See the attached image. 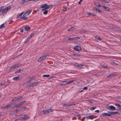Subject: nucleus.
Segmentation results:
<instances>
[{
	"label": "nucleus",
	"mask_w": 121,
	"mask_h": 121,
	"mask_svg": "<svg viewBox=\"0 0 121 121\" xmlns=\"http://www.w3.org/2000/svg\"><path fill=\"white\" fill-rule=\"evenodd\" d=\"M21 69H19L18 70H17L15 72V74H17L20 73L21 71Z\"/></svg>",
	"instance_id": "nucleus-27"
},
{
	"label": "nucleus",
	"mask_w": 121,
	"mask_h": 121,
	"mask_svg": "<svg viewBox=\"0 0 121 121\" xmlns=\"http://www.w3.org/2000/svg\"><path fill=\"white\" fill-rule=\"evenodd\" d=\"M24 13V12H23L21 13H20V14H19L18 16V17H21L23 14Z\"/></svg>",
	"instance_id": "nucleus-41"
},
{
	"label": "nucleus",
	"mask_w": 121,
	"mask_h": 121,
	"mask_svg": "<svg viewBox=\"0 0 121 121\" xmlns=\"http://www.w3.org/2000/svg\"><path fill=\"white\" fill-rule=\"evenodd\" d=\"M46 110L48 113L51 112H52L53 111V110L52 109L50 108L47 109Z\"/></svg>",
	"instance_id": "nucleus-22"
},
{
	"label": "nucleus",
	"mask_w": 121,
	"mask_h": 121,
	"mask_svg": "<svg viewBox=\"0 0 121 121\" xmlns=\"http://www.w3.org/2000/svg\"><path fill=\"white\" fill-rule=\"evenodd\" d=\"M21 118L23 120H26L29 119L30 118V117L28 115H24Z\"/></svg>",
	"instance_id": "nucleus-9"
},
{
	"label": "nucleus",
	"mask_w": 121,
	"mask_h": 121,
	"mask_svg": "<svg viewBox=\"0 0 121 121\" xmlns=\"http://www.w3.org/2000/svg\"><path fill=\"white\" fill-rule=\"evenodd\" d=\"M11 9L10 7H5L4 9L2 8V10L1 14L3 15L5 14L7 12Z\"/></svg>",
	"instance_id": "nucleus-2"
},
{
	"label": "nucleus",
	"mask_w": 121,
	"mask_h": 121,
	"mask_svg": "<svg viewBox=\"0 0 121 121\" xmlns=\"http://www.w3.org/2000/svg\"><path fill=\"white\" fill-rule=\"evenodd\" d=\"M31 11V9L29 10L28 11L25 12V13L21 17V18L24 20H28V18L26 16L29 15Z\"/></svg>",
	"instance_id": "nucleus-1"
},
{
	"label": "nucleus",
	"mask_w": 121,
	"mask_h": 121,
	"mask_svg": "<svg viewBox=\"0 0 121 121\" xmlns=\"http://www.w3.org/2000/svg\"><path fill=\"white\" fill-rule=\"evenodd\" d=\"M75 105V104H69V106H73V105Z\"/></svg>",
	"instance_id": "nucleus-55"
},
{
	"label": "nucleus",
	"mask_w": 121,
	"mask_h": 121,
	"mask_svg": "<svg viewBox=\"0 0 121 121\" xmlns=\"http://www.w3.org/2000/svg\"><path fill=\"white\" fill-rule=\"evenodd\" d=\"M33 83H31L28 86L29 87H34V85H33Z\"/></svg>",
	"instance_id": "nucleus-30"
},
{
	"label": "nucleus",
	"mask_w": 121,
	"mask_h": 121,
	"mask_svg": "<svg viewBox=\"0 0 121 121\" xmlns=\"http://www.w3.org/2000/svg\"><path fill=\"white\" fill-rule=\"evenodd\" d=\"M18 119H16L15 120V121H18Z\"/></svg>",
	"instance_id": "nucleus-63"
},
{
	"label": "nucleus",
	"mask_w": 121,
	"mask_h": 121,
	"mask_svg": "<svg viewBox=\"0 0 121 121\" xmlns=\"http://www.w3.org/2000/svg\"><path fill=\"white\" fill-rule=\"evenodd\" d=\"M77 67L79 68H83L85 67V65H78Z\"/></svg>",
	"instance_id": "nucleus-17"
},
{
	"label": "nucleus",
	"mask_w": 121,
	"mask_h": 121,
	"mask_svg": "<svg viewBox=\"0 0 121 121\" xmlns=\"http://www.w3.org/2000/svg\"><path fill=\"white\" fill-rule=\"evenodd\" d=\"M117 99H120V97H117Z\"/></svg>",
	"instance_id": "nucleus-62"
},
{
	"label": "nucleus",
	"mask_w": 121,
	"mask_h": 121,
	"mask_svg": "<svg viewBox=\"0 0 121 121\" xmlns=\"http://www.w3.org/2000/svg\"><path fill=\"white\" fill-rule=\"evenodd\" d=\"M102 68H108V67L105 66H102Z\"/></svg>",
	"instance_id": "nucleus-56"
},
{
	"label": "nucleus",
	"mask_w": 121,
	"mask_h": 121,
	"mask_svg": "<svg viewBox=\"0 0 121 121\" xmlns=\"http://www.w3.org/2000/svg\"><path fill=\"white\" fill-rule=\"evenodd\" d=\"M78 86H82V84L80 82H78Z\"/></svg>",
	"instance_id": "nucleus-46"
},
{
	"label": "nucleus",
	"mask_w": 121,
	"mask_h": 121,
	"mask_svg": "<svg viewBox=\"0 0 121 121\" xmlns=\"http://www.w3.org/2000/svg\"><path fill=\"white\" fill-rule=\"evenodd\" d=\"M93 9L96 12H98L99 13H100L101 12V11L99 9L96 8L95 7H94L93 8Z\"/></svg>",
	"instance_id": "nucleus-13"
},
{
	"label": "nucleus",
	"mask_w": 121,
	"mask_h": 121,
	"mask_svg": "<svg viewBox=\"0 0 121 121\" xmlns=\"http://www.w3.org/2000/svg\"><path fill=\"white\" fill-rule=\"evenodd\" d=\"M67 84V81H63L60 84V85L61 86H64L66 85Z\"/></svg>",
	"instance_id": "nucleus-19"
},
{
	"label": "nucleus",
	"mask_w": 121,
	"mask_h": 121,
	"mask_svg": "<svg viewBox=\"0 0 121 121\" xmlns=\"http://www.w3.org/2000/svg\"><path fill=\"white\" fill-rule=\"evenodd\" d=\"M20 65L19 64H17L15 65H12L10 68H16V67H19L20 66Z\"/></svg>",
	"instance_id": "nucleus-12"
},
{
	"label": "nucleus",
	"mask_w": 121,
	"mask_h": 121,
	"mask_svg": "<svg viewBox=\"0 0 121 121\" xmlns=\"http://www.w3.org/2000/svg\"><path fill=\"white\" fill-rule=\"evenodd\" d=\"M116 73L115 72L112 73L111 74L108 75L107 77V78H108L111 77H114V76L116 75Z\"/></svg>",
	"instance_id": "nucleus-11"
},
{
	"label": "nucleus",
	"mask_w": 121,
	"mask_h": 121,
	"mask_svg": "<svg viewBox=\"0 0 121 121\" xmlns=\"http://www.w3.org/2000/svg\"><path fill=\"white\" fill-rule=\"evenodd\" d=\"M63 8L65 9H66V8L65 6H64L63 7Z\"/></svg>",
	"instance_id": "nucleus-64"
},
{
	"label": "nucleus",
	"mask_w": 121,
	"mask_h": 121,
	"mask_svg": "<svg viewBox=\"0 0 121 121\" xmlns=\"http://www.w3.org/2000/svg\"><path fill=\"white\" fill-rule=\"evenodd\" d=\"M35 34L34 33H32L30 35H29L28 37V38L30 40L32 37Z\"/></svg>",
	"instance_id": "nucleus-18"
},
{
	"label": "nucleus",
	"mask_w": 121,
	"mask_h": 121,
	"mask_svg": "<svg viewBox=\"0 0 121 121\" xmlns=\"http://www.w3.org/2000/svg\"><path fill=\"white\" fill-rule=\"evenodd\" d=\"M115 105L116 106H117V109L118 110L121 112V105L117 103L115 104Z\"/></svg>",
	"instance_id": "nucleus-10"
},
{
	"label": "nucleus",
	"mask_w": 121,
	"mask_h": 121,
	"mask_svg": "<svg viewBox=\"0 0 121 121\" xmlns=\"http://www.w3.org/2000/svg\"><path fill=\"white\" fill-rule=\"evenodd\" d=\"M86 81H87V82L88 83H89L90 82V81L88 80H87Z\"/></svg>",
	"instance_id": "nucleus-60"
},
{
	"label": "nucleus",
	"mask_w": 121,
	"mask_h": 121,
	"mask_svg": "<svg viewBox=\"0 0 121 121\" xmlns=\"http://www.w3.org/2000/svg\"><path fill=\"white\" fill-rule=\"evenodd\" d=\"M72 55L73 56L76 57L80 56V55L78 54L73 53L72 54Z\"/></svg>",
	"instance_id": "nucleus-23"
},
{
	"label": "nucleus",
	"mask_w": 121,
	"mask_h": 121,
	"mask_svg": "<svg viewBox=\"0 0 121 121\" xmlns=\"http://www.w3.org/2000/svg\"><path fill=\"white\" fill-rule=\"evenodd\" d=\"M95 112L97 113H99V110H97L95 111Z\"/></svg>",
	"instance_id": "nucleus-51"
},
{
	"label": "nucleus",
	"mask_w": 121,
	"mask_h": 121,
	"mask_svg": "<svg viewBox=\"0 0 121 121\" xmlns=\"http://www.w3.org/2000/svg\"><path fill=\"white\" fill-rule=\"evenodd\" d=\"M74 49L75 50L77 51H79V50H82L81 47L79 46H77L75 47Z\"/></svg>",
	"instance_id": "nucleus-8"
},
{
	"label": "nucleus",
	"mask_w": 121,
	"mask_h": 121,
	"mask_svg": "<svg viewBox=\"0 0 121 121\" xmlns=\"http://www.w3.org/2000/svg\"><path fill=\"white\" fill-rule=\"evenodd\" d=\"M48 5L47 4H44L42 5L41 7H40L41 8H46V7Z\"/></svg>",
	"instance_id": "nucleus-21"
},
{
	"label": "nucleus",
	"mask_w": 121,
	"mask_h": 121,
	"mask_svg": "<svg viewBox=\"0 0 121 121\" xmlns=\"http://www.w3.org/2000/svg\"><path fill=\"white\" fill-rule=\"evenodd\" d=\"M17 100H18L20 99H22V96H19L17 97Z\"/></svg>",
	"instance_id": "nucleus-31"
},
{
	"label": "nucleus",
	"mask_w": 121,
	"mask_h": 121,
	"mask_svg": "<svg viewBox=\"0 0 121 121\" xmlns=\"http://www.w3.org/2000/svg\"><path fill=\"white\" fill-rule=\"evenodd\" d=\"M96 108V107H92L91 109V110H94Z\"/></svg>",
	"instance_id": "nucleus-48"
},
{
	"label": "nucleus",
	"mask_w": 121,
	"mask_h": 121,
	"mask_svg": "<svg viewBox=\"0 0 121 121\" xmlns=\"http://www.w3.org/2000/svg\"><path fill=\"white\" fill-rule=\"evenodd\" d=\"M43 77H48L50 76V75L49 74L44 75H43Z\"/></svg>",
	"instance_id": "nucleus-36"
},
{
	"label": "nucleus",
	"mask_w": 121,
	"mask_h": 121,
	"mask_svg": "<svg viewBox=\"0 0 121 121\" xmlns=\"http://www.w3.org/2000/svg\"><path fill=\"white\" fill-rule=\"evenodd\" d=\"M112 65L114 66H117L118 65V64L117 63H116L115 62H113L112 63Z\"/></svg>",
	"instance_id": "nucleus-37"
},
{
	"label": "nucleus",
	"mask_w": 121,
	"mask_h": 121,
	"mask_svg": "<svg viewBox=\"0 0 121 121\" xmlns=\"http://www.w3.org/2000/svg\"><path fill=\"white\" fill-rule=\"evenodd\" d=\"M88 101L91 103H92L93 102L92 101L90 100H88Z\"/></svg>",
	"instance_id": "nucleus-52"
},
{
	"label": "nucleus",
	"mask_w": 121,
	"mask_h": 121,
	"mask_svg": "<svg viewBox=\"0 0 121 121\" xmlns=\"http://www.w3.org/2000/svg\"><path fill=\"white\" fill-rule=\"evenodd\" d=\"M25 29L26 31H28L30 29V27L29 26L25 27Z\"/></svg>",
	"instance_id": "nucleus-28"
},
{
	"label": "nucleus",
	"mask_w": 121,
	"mask_h": 121,
	"mask_svg": "<svg viewBox=\"0 0 121 121\" xmlns=\"http://www.w3.org/2000/svg\"><path fill=\"white\" fill-rule=\"evenodd\" d=\"M83 0H80L78 2V4H81V2H82Z\"/></svg>",
	"instance_id": "nucleus-49"
},
{
	"label": "nucleus",
	"mask_w": 121,
	"mask_h": 121,
	"mask_svg": "<svg viewBox=\"0 0 121 121\" xmlns=\"http://www.w3.org/2000/svg\"><path fill=\"white\" fill-rule=\"evenodd\" d=\"M88 14L89 15H92L93 16H95V14H92L91 13H88Z\"/></svg>",
	"instance_id": "nucleus-45"
},
{
	"label": "nucleus",
	"mask_w": 121,
	"mask_h": 121,
	"mask_svg": "<svg viewBox=\"0 0 121 121\" xmlns=\"http://www.w3.org/2000/svg\"><path fill=\"white\" fill-rule=\"evenodd\" d=\"M52 7V5H48L47 6V7H46V8H44V9H48V8H50L51 7Z\"/></svg>",
	"instance_id": "nucleus-26"
},
{
	"label": "nucleus",
	"mask_w": 121,
	"mask_h": 121,
	"mask_svg": "<svg viewBox=\"0 0 121 121\" xmlns=\"http://www.w3.org/2000/svg\"><path fill=\"white\" fill-rule=\"evenodd\" d=\"M33 83L34 84L33 85H34V86H36L38 84V82H35Z\"/></svg>",
	"instance_id": "nucleus-40"
},
{
	"label": "nucleus",
	"mask_w": 121,
	"mask_h": 121,
	"mask_svg": "<svg viewBox=\"0 0 121 121\" xmlns=\"http://www.w3.org/2000/svg\"><path fill=\"white\" fill-rule=\"evenodd\" d=\"M47 55H43L38 59V61L39 62H41L43 60L47 58Z\"/></svg>",
	"instance_id": "nucleus-4"
},
{
	"label": "nucleus",
	"mask_w": 121,
	"mask_h": 121,
	"mask_svg": "<svg viewBox=\"0 0 121 121\" xmlns=\"http://www.w3.org/2000/svg\"><path fill=\"white\" fill-rule=\"evenodd\" d=\"M103 8L105 9L106 10L108 11L110 9L108 7H106L104 6H103Z\"/></svg>",
	"instance_id": "nucleus-20"
},
{
	"label": "nucleus",
	"mask_w": 121,
	"mask_h": 121,
	"mask_svg": "<svg viewBox=\"0 0 121 121\" xmlns=\"http://www.w3.org/2000/svg\"><path fill=\"white\" fill-rule=\"evenodd\" d=\"M15 111L16 112H18V111H19V110H18V109H16V110H15Z\"/></svg>",
	"instance_id": "nucleus-59"
},
{
	"label": "nucleus",
	"mask_w": 121,
	"mask_h": 121,
	"mask_svg": "<svg viewBox=\"0 0 121 121\" xmlns=\"http://www.w3.org/2000/svg\"><path fill=\"white\" fill-rule=\"evenodd\" d=\"M95 38L97 40H102V39L100 38L99 37H95Z\"/></svg>",
	"instance_id": "nucleus-34"
},
{
	"label": "nucleus",
	"mask_w": 121,
	"mask_h": 121,
	"mask_svg": "<svg viewBox=\"0 0 121 121\" xmlns=\"http://www.w3.org/2000/svg\"><path fill=\"white\" fill-rule=\"evenodd\" d=\"M101 1L104 3H109L110 2V0H100Z\"/></svg>",
	"instance_id": "nucleus-15"
},
{
	"label": "nucleus",
	"mask_w": 121,
	"mask_h": 121,
	"mask_svg": "<svg viewBox=\"0 0 121 121\" xmlns=\"http://www.w3.org/2000/svg\"><path fill=\"white\" fill-rule=\"evenodd\" d=\"M34 78L35 77H33L30 78V79L29 80V81H28V83H29L31 82L32 80L34 79Z\"/></svg>",
	"instance_id": "nucleus-25"
},
{
	"label": "nucleus",
	"mask_w": 121,
	"mask_h": 121,
	"mask_svg": "<svg viewBox=\"0 0 121 121\" xmlns=\"http://www.w3.org/2000/svg\"><path fill=\"white\" fill-rule=\"evenodd\" d=\"M76 28V26H74L72 27H71L69 29L68 31H72L73 30Z\"/></svg>",
	"instance_id": "nucleus-14"
},
{
	"label": "nucleus",
	"mask_w": 121,
	"mask_h": 121,
	"mask_svg": "<svg viewBox=\"0 0 121 121\" xmlns=\"http://www.w3.org/2000/svg\"><path fill=\"white\" fill-rule=\"evenodd\" d=\"M86 118H87L88 119H93V118H91L90 117V116L87 117H86Z\"/></svg>",
	"instance_id": "nucleus-43"
},
{
	"label": "nucleus",
	"mask_w": 121,
	"mask_h": 121,
	"mask_svg": "<svg viewBox=\"0 0 121 121\" xmlns=\"http://www.w3.org/2000/svg\"><path fill=\"white\" fill-rule=\"evenodd\" d=\"M74 80L70 81L67 82V84L71 83L74 81Z\"/></svg>",
	"instance_id": "nucleus-35"
},
{
	"label": "nucleus",
	"mask_w": 121,
	"mask_h": 121,
	"mask_svg": "<svg viewBox=\"0 0 121 121\" xmlns=\"http://www.w3.org/2000/svg\"><path fill=\"white\" fill-rule=\"evenodd\" d=\"M20 32L22 33H23V29L21 30Z\"/></svg>",
	"instance_id": "nucleus-54"
},
{
	"label": "nucleus",
	"mask_w": 121,
	"mask_h": 121,
	"mask_svg": "<svg viewBox=\"0 0 121 121\" xmlns=\"http://www.w3.org/2000/svg\"><path fill=\"white\" fill-rule=\"evenodd\" d=\"M74 38L75 40H77L80 38V37H76Z\"/></svg>",
	"instance_id": "nucleus-44"
},
{
	"label": "nucleus",
	"mask_w": 121,
	"mask_h": 121,
	"mask_svg": "<svg viewBox=\"0 0 121 121\" xmlns=\"http://www.w3.org/2000/svg\"><path fill=\"white\" fill-rule=\"evenodd\" d=\"M22 1V4H24L25 1L26 0H21Z\"/></svg>",
	"instance_id": "nucleus-47"
},
{
	"label": "nucleus",
	"mask_w": 121,
	"mask_h": 121,
	"mask_svg": "<svg viewBox=\"0 0 121 121\" xmlns=\"http://www.w3.org/2000/svg\"><path fill=\"white\" fill-rule=\"evenodd\" d=\"M4 84L3 83H2V84H0V86H4Z\"/></svg>",
	"instance_id": "nucleus-61"
},
{
	"label": "nucleus",
	"mask_w": 121,
	"mask_h": 121,
	"mask_svg": "<svg viewBox=\"0 0 121 121\" xmlns=\"http://www.w3.org/2000/svg\"><path fill=\"white\" fill-rule=\"evenodd\" d=\"M4 27V26L3 24H2L0 26V28L1 29L3 27Z\"/></svg>",
	"instance_id": "nucleus-42"
},
{
	"label": "nucleus",
	"mask_w": 121,
	"mask_h": 121,
	"mask_svg": "<svg viewBox=\"0 0 121 121\" xmlns=\"http://www.w3.org/2000/svg\"><path fill=\"white\" fill-rule=\"evenodd\" d=\"M78 64H74V65L75 66L77 67V66L78 65Z\"/></svg>",
	"instance_id": "nucleus-57"
},
{
	"label": "nucleus",
	"mask_w": 121,
	"mask_h": 121,
	"mask_svg": "<svg viewBox=\"0 0 121 121\" xmlns=\"http://www.w3.org/2000/svg\"><path fill=\"white\" fill-rule=\"evenodd\" d=\"M97 6L98 7H101V5L100 4H99Z\"/></svg>",
	"instance_id": "nucleus-58"
},
{
	"label": "nucleus",
	"mask_w": 121,
	"mask_h": 121,
	"mask_svg": "<svg viewBox=\"0 0 121 121\" xmlns=\"http://www.w3.org/2000/svg\"><path fill=\"white\" fill-rule=\"evenodd\" d=\"M88 88L87 87H84L83 88V90H86Z\"/></svg>",
	"instance_id": "nucleus-50"
},
{
	"label": "nucleus",
	"mask_w": 121,
	"mask_h": 121,
	"mask_svg": "<svg viewBox=\"0 0 121 121\" xmlns=\"http://www.w3.org/2000/svg\"><path fill=\"white\" fill-rule=\"evenodd\" d=\"M26 102V101L24 100L20 102L18 104H16V108H17L19 107H20L21 106L24 104Z\"/></svg>",
	"instance_id": "nucleus-6"
},
{
	"label": "nucleus",
	"mask_w": 121,
	"mask_h": 121,
	"mask_svg": "<svg viewBox=\"0 0 121 121\" xmlns=\"http://www.w3.org/2000/svg\"><path fill=\"white\" fill-rule=\"evenodd\" d=\"M15 107H16V104L12 103L4 107L3 108L4 109H5L9 108H12Z\"/></svg>",
	"instance_id": "nucleus-3"
},
{
	"label": "nucleus",
	"mask_w": 121,
	"mask_h": 121,
	"mask_svg": "<svg viewBox=\"0 0 121 121\" xmlns=\"http://www.w3.org/2000/svg\"><path fill=\"white\" fill-rule=\"evenodd\" d=\"M43 112L44 114H46L48 113L46 110H43Z\"/></svg>",
	"instance_id": "nucleus-33"
},
{
	"label": "nucleus",
	"mask_w": 121,
	"mask_h": 121,
	"mask_svg": "<svg viewBox=\"0 0 121 121\" xmlns=\"http://www.w3.org/2000/svg\"><path fill=\"white\" fill-rule=\"evenodd\" d=\"M17 100V97H15L13 98L12 99V101H13Z\"/></svg>",
	"instance_id": "nucleus-29"
},
{
	"label": "nucleus",
	"mask_w": 121,
	"mask_h": 121,
	"mask_svg": "<svg viewBox=\"0 0 121 121\" xmlns=\"http://www.w3.org/2000/svg\"><path fill=\"white\" fill-rule=\"evenodd\" d=\"M111 113L112 114H117L118 115H120V113L117 112H112Z\"/></svg>",
	"instance_id": "nucleus-24"
},
{
	"label": "nucleus",
	"mask_w": 121,
	"mask_h": 121,
	"mask_svg": "<svg viewBox=\"0 0 121 121\" xmlns=\"http://www.w3.org/2000/svg\"><path fill=\"white\" fill-rule=\"evenodd\" d=\"M108 113H104L102 114V115L103 116H110L112 115L111 113L112 112L108 111Z\"/></svg>",
	"instance_id": "nucleus-7"
},
{
	"label": "nucleus",
	"mask_w": 121,
	"mask_h": 121,
	"mask_svg": "<svg viewBox=\"0 0 121 121\" xmlns=\"http://www.w3.org/2000/svg\"><path fill=\"white\" fill-rule=\"evenodd\" d=\"M62 105L64 106H66V104L65 103H63L62 104Z\"/></svg>",
	"instance_id": "nucleus-53"
},
{
	"label": "nucleus",
	"mask_w": 121,
	"mask_h": 121,
	"mask_svg": "<svg viewBox=\"0 0 121 121\" xmlns=\"http://www.w3.org/2000/svg\"><path fill=\"white\" fill-rule=\"evenodd\" d=\"M68 40H75L74 38V37L73 38H69L68 39Z\"/></svg>",
	"instance_id": "nucleus-38"
},
{
	"label": "nucleus",
	"mask_w": 121,
	"mask_h": 121,
	"mask_svg": "<svg viewBox=\"0 0 121 121\" xmlns=\"http://www.w3.org/2000/svg\"><path fill=\"white\" fill-rule=\"evenodd\" d=\"M48 11L47 10H46L43 12V14H46L48 13Z\"/></svg>",
	"instance_id": "nucleus-39"
},
{
	"label": "nucleus",
	"mask_w": 121,
	"mask_h": 121,
	"mask_svg": "<svg viewBox=\"0 0 121 121\" xmlns=\"http://www.w3.org/2000/svg\"><path fill=\"white\" fill-rule=\"evenodd\" d=\"M20 78L19 76H17V77H15L13 78V79L14 80L18 81L20 80Z\"/></svg>",
	"instance_id": "nucleus-16"
},
{
	"label": "nucleus",
	"mask_w": 121,
	"mask_h": 121,
	"mask_svg": "<svg viewBox=\"0 0 121 121\" xmlns=\"http://www.w3.org/2000/svg\"><path fill=\"white\" fill-rule=\"evenodd\" d=\"M106 108L109 110H114L116 109V108L113 106L111 105L109 106L107 105L106 106Z\"/></svg>",
	"instance_id": "nucleus-5"
},
{
	"label": "nucleus",
	"mask_w": 121,
	"mask_h": 121,
	"mask_svg": "<svg viewBox=\"0 0 121 121\" xmlns=\"http://www.w3.org/2000/svg\"><path fill=\"white\" fill-rule=\"evenodd\" d=\"M30 40L28 38H27V39H26L25 40V41L24 42V43H26L27 42L29 41Z\"/></svg>",
	"instance_id": "nucleus-32"
}]
</instances>
